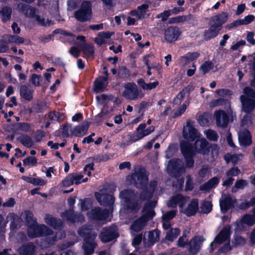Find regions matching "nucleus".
I'll return each instance as SVG.
<instances>
[{
  "mask_svg": "<svg viewBox=\"0 0 255 255\" xmlns=\"http://www.w3.org/2000/svg\"><path fill=\"white\" fill-rule=\"evenodd\" d=\"M156 184L155 181L150 183V186L152 188V191L148 190L147 185L144 186L141 188L143 190L140 192L139 196L132 189H124L120 192V198L124 203L127 210L137 212L141 208L140 200L143 201L150 199L153 195Z\"/></svg>",
  "mask_w": 255,
  "mask_h": 255,
  "instance_id": "f257e3e1",
  "label": "nucleus"
},
{
  "mask_svg": "<svg viewBox=\"0 0 255 255\" xmlns=\"http://www.w3.org/2000/svg\"><path fill=\"white\" fill-rule=\"evenodd\" d=\"M228 16L227 12H222L211 17L209 28L204 31L203 35L204 40L208 41L218 35L222 29V25L227 20Z\"/></svg>",
  "mask_w": 255,
  "mask_h": 255,
  "instance_id": "f03ea898",
  "label": "nucleus"
},
{
  "mask_svg": "<svg viewBox=\"0 0 255 255\" xmlns=\"http://www.w3.org/2000/svg\"><path fill=\"white\" fill-rule=\"evenodd\" d=\"M78 233L80 236L83 238L82 248L85 255H92L95 251L97 246L95 242L96 236L90 232H88L87 229L84 227L79 228Z\"/></svg>",
  "mask_w": 255,
  "mask_h": 255,
  "instance_id": "7ed1b4c3",
  "label": "nucleus"
},
{
  "mask_svg": "<svg viewBox=\"0 0 255 255\" xmlns=\"http://www.w3.org/2000/svg\"><path fill=\"white\" fill-rule=\"evenodd\" d=\"M53 231L48 227L44 224L38 225L37 222L32 224L27 228V235L32 239L52 235Z\"/></svg>",
  "mask_w": 255,
  "mask_h": 255,
  "instance_id": "20e7f679",
  "label": "nucleus"
},
{
  "mask_svg": "<svg viewBox=\"0 0 255 255\" xmlns=\"http://www.w3.org/2000/svg\"><path fill=\"white\" fill-rule=\"evenodd\" d=\"M92 5L90 1H83L80 8L74 12L75 18L80 22H86L91 19Z\"/></svg>",
  "mask_w": 255,
  "mask_h": 255,
  "instance_id": "39448f33",
  "label": "nucleus"
},
{
  "mask_svg": "<svg viewBox=\"0 0 255 255\" xmlns=\"http://www.w3.org/2000/svg\"><path fill=\"white\" fill-rule=\"evenodd\" d=\"M168 171L171 176L178 178L185 173V168L181 160L172 158L169 161Z\"/></svg>",
  "mask_w": 255,
  "mask_h": 255,
  "instance_id": "423d86ee",
  "label": "nucleus"
},
{
  "mask_svg": "<svg viewBox=\"0 0 255 255\" xmlns=\"http://www.w3.org/2000/svg\"><path fill=\"white\" fill-rule=\"evenodd\" d=\"M127 179L130 180L137 188H142L147 186L148 176L146 174L145 170H139L132 175L128 176Z\"/></svg>",
  "mask_w": 255,
  "mask_h": 255,
  "instance_id": "0eeeda50",
  "label": "nucleus"
},
{
  "mask_svg": "<svg viewBox=\"0 0 255 255\" xmlns=\"http://www.w3.org/2000/svg\"><path fill=\"white\" fill-rule=\"evenodd\" d=\"M125 90L123 93V96L127 100H135L138 99V97L141 98L144 94L140 95V91L137 85L133 82H128L124 85Z\"/></svg>",
  "mask_w": 255,
  "mask_h": 255,
  "instance_id": "6e6552de",
  "label": "nucleus"
},
{
  "mask_svg": "<svg viewBox=\"0 0 255 255\" xmlns=\"http://www.w3.org/2000/svg\"><path fill=\"white\" fill-rule=\"evenodd\" d=\"M180 28L176 26H170L166 28L164 32V39L169 43L177 40L181 34Z\"/></svg>",
  "mask_w": 255,
  "mask_h": 255,
  "instance_id": "1a4fd4ad",
  "label": "nucleus"
},
{
  "mask_svg": "<svg viewBox=\"0 0 255 255\" xmlns=\"http://www.w3.org/2000/svg\"><path fill=\"white\" fill-rule=\"evenodd\" d=\"M95 196L101 205L109 207V208L113 207L115 201V197L113 195L95 192Z\"/></svg>",
  "mask_w": 255,
  "mask_h": 255,
  "instance_id": "9d476101",
  "label": "nucleus"
},
{
  "mask_svg": "<svg viewBox=\"0 0 255 255\" xmlns=\"http://www.w3.org/2000/svg\"><path fill=\"white\" fill-rule=\"evenodd\" d=\"M119 236V233L112 227H104L100 234L101 240L107 243L112 241Z\"/></svg>",
  "mask_w": 255,
  "mask_h": 255,
  "instance_id": "9b49d317",
  "label": "nucleus"
},
{
  "mask_svg": "<svg viewBox=\"0 0 255 255\" xmlns=\"http://www.w3.org/2000/svg\"><path fill=\"white\" fill-rule=\"evenodd\" d=\"M61 216L71 223H82L85 221L84 216L82 214L75 213L73 209L66 210L62 213Z\"/></svg>",
  "mask_w": 255,
  "mask_h": 255,
  "instance_id": "f8f14e48",
  "label": "nucleus"
},
{
  "mask_svg": "<svg viewBox=\"0 0 255 255\" xmlns=\"http://www.w3.org/2000/svg\"><path fill=\"white\" fill-rule=\"evenodd\" d=\"M194 122L190 120H188L186 122V127L188 131L185 129L183 131V135L185 139L189 141H193L199 136L197 130L194 127Z\"/></svg>",
  "mask_w": 255,
  "mask_h": 255,
  "instance_id": "ddd939ff",
  "label": "nucleus"
},
{
  "mask_svg": "<svg viewBox=\"0 0 255 255\" xmlns=\"http://www.w3.org/2000/svg\"><path fill=\"white\" fill-rule=\"evenodd\" d=\"M215 117L217 126L222 128H227L229 124V118L227 113L222 110L217 111L215 113Z\"/></svg>",
  "mask_w": 255,
  "mask_h": 255,
  "instance_id": "4468645a",
  "label": "nucleus"
},
{
  "mask_svg": "<svg viewBox=\"0 0 255 255\" xmlns=\"http://www.w3.org/2000/svg\"><path fill=\"white\" fill-rule=\"evenodd\" d=\"M195 150L199 153L208 154L210 152V145L205 138L197 139L194 143Z\"/></svg>",
  "mask_w": 255,
  "mask_h": 255,
  "instance_id": "2eb2a0df",
  "label": "nucleus"
},
{
  "mask_svg": "<svg viewBox=\"0 0 255 255\" xmlns=\"http://www.w3.org/2000/svg\"><path fill=\"white\" fill-rule=\"evenodd\" d=\"M240 99L242 111L247 114L252 113L255 108V100L243 95L240 96Z\"/></svg>",
  "mask_w": 255,
  "mask_h": 255,
  "instance_id": "dca6fc26",
  "label": "nucleus"
},
{
  "mask_svg": "<svg viewBox=\"0 0 255 255\" xmlns=\"http://www.w3.org/2000/svg\"><path fill=\"white\" fill-rule=\"evenodd\" d=\"M17 9L19 11L22 12L26 17L35 19L37 15L35 14L37 11L35 7L24 3L19 2L17 4Z\"/></svg>",
  "mask_w": 255,
  "mask_h": 255,
  "instance_id": "f3484780",
  "label": "nucleus"
},
{
  "mask_svg": "<svg viewBox=\"0 0 255 255\" xmlns=\"http://www.w3.org/2000/svg\"><path fill=\"white\" fill-rule=\"evenodd\" d=\"M44 220L47 225L54 229L61 230L63 227L62 221L60 218L54 217L50 214H46Z\"/></svg>",
  "mask_w": 255,
  "mask_h": 255,
  "instance_id": "a211bd4d",
  "label": "nucleus"
},
{
  "mask_svg": "<svg viewBox=\"0 0 255 255\" xmlns=\"http://www.w3.org/2000/svg\"><path fill=\"white\" fill-rule=\"evenodd\" d=\"M199 210L198 199H192L188 204L187 207L183 211V213L187 217L195 216Z\"/></svg>",
  "mask_w": 255,
  "mask_h": 255,
  "instance_id": "6ab92c4d",
  "label": "nucleus"
},
{
  "mask_svg": "<svg viewBox=\"0 0 255 255\" xmlns=\"http://www.w3.org/2000/svg\"><path fill=\"white\" fill-rule=\"evenodd\" d=\"M186 202V197L181 194H177L170 199L168 205L170 207L175 208L178 205L180 208H183Z\"/></svg>",
  "mask_w": 255,
  "mask_h": 255,
  "instance_id": "aec40b11",
  "label": "nucleus"
},
{
  "mask_svg": "<svg viewBox=\"0 0 255 255\" xmlns=\"http://www.w3.org/2000/svg\"><path fill=\"white\" fill-rule=\"evenodd\" d=\"M93 219L97 221H104L109 216V212L107 209H102L100 207H97L91 211Z\"/></svg>",
  "mask_w": 255,
  "mask_h": 255,
  "instance_id": "412c9836",
  "label": "nucleus"
},
{
  "mask_svg": "<svg viewBox=\"0 0 255 255\" xmlns=\"http://www.w3.org/2000/svg\"><path fill=\"white\" fill-rule=\"evenodd\" d=\"M230 227H224L215 237L214 241L218 244H221L230 239Z\"/></svg>",
  "mask_w": 255,
  "mask_h": 255,
  "instance_id": "4be33fe9",
  "label": "nucleus"
},
{
  "mask_svg": "<svg viewBox=\"0 0 255 255\" xmlns=\"http://www.w3.org/2000/svg\"><path fill=\"white\" fill-rule=\"evenodd\" d=\"M90 125V123L87 121L82 122L80 124L76 126L73 130L74 136L80 137L85 135Z\"/></svg>",
  "mask_w": 255,
  "mask_h": 255,
  "instance_id": "5701e85b",
  "label": "nucleus"
},
{
  "mask_svg": "<svg viewBox=\"0 0 255 255\" xmlns=\"http://www.w3.org/2000/svg\"><path fill=\"white\" fill-rule=\"evenodd\" d=\"M204 241L202 237L199 236L193 238L189 243V251L192 254H196L199 252L201 245Z\"/></svg>",
  "mask_w": 255,
  "mask_h": 255,
  "instance_id": "b1692460",
  "label": "nucleus"
},
{
  "mask_svg": "<svg viewBox=\"0 0 255 255\" xmlns=\"http://www.w3.org/2000/svg\"><path fill=\"white\" fill-rule=\"evenodd\" d=\"M180 149L184 157L195 156V153L193 150V146L191 143L187 141H184L181 142Z\"/></svg>",
  "mask_w": 255,
  "mask_h": 255,
  "instance_id": "393cba45",
  "label": "nucleus"
},
{
  "mask_svg": "<svg viewBox=\"0 0 255 255\" xmlns=\"http://www.w3.org/2000/svg\"><path fill=\"white\" fill-rule=\"evenodd\" d=\"M220 209L222 213L227 212L234 206V202L230 195H228L220 202Z\"/></svg>",
  "mask_w": 255,
  "mask_h": 255,
  "instance_id": "a878e982",
  "label": "nucleus"
},
{
  "mask_svg": "<svg viewBox=\"0 0 255 255\" xmlns=\"http://www.w3.org/2000/svg\"><path fill=\"white\" fill-rule=\"evenodd\" d=\"M34 90L29 89L28 86L25 85H21L19 89V94L20 97L27 101H31L33 98V94Z\"/></svg>",
  "mask_w": 255,
  "mask_h": 255,
  "instance_id": "bb28decb",
  "label": "nucleus"
},
{
  "mask_svg": "<svg viewBox=\"0 0 255 255\" xmlns=\"http://www.w3.org/2000/svg\"><path fill=\"white\" fill-rule=\"evenodd\" d=\"M108 78L103 76L99 77L95 81L94 88L98 92H103L108 84Z\"/></svg>",
  "mask_w": 255,
  "mask_h": 255,
  "instance_id": "cd10ccee",
  "label": "nucleus"
},
{
  "mask_svg": "<svg viewBox=\"0 0 255 255\" xmlns=\"http://www.w3.org/2000/svg\"><path fill=\"white\" fill-rule=\"evenodd\" d=\"M35 249L34 245L30 242L20 247L18 251L21 255H34Z\"/></svg>",
  "mask_w": 255,
  "mask_h": 255,
  "instance_id": "c85d7f7f",
  "label": "nucleus"
},
{
  "mask_svg": "<svg viewBox=\"0 0 255 255\" xmlns=\"http://www.w3.org/2000/svg\"><path fill=\"white\" fill-rule=\"evenodd\" d=\"M136 82L137 84L144 90L154 89L159 85V82L157 81H154V82L146 83L144 80L142 78L138 79Z\"/></svg>",
  "mask_w": 255,
  "mask_h": 255,
  "instance_id": "c756f323",
  "label": "nucleus"
},
{
  "mask_svg": "<svg viewBox=\"0 0 255 255\" xmlns=\"http://www.w3.org/2000/svg\"><path fill=\"white\" fill-rule=\"evenodd\" d=\"M1 19L3 23H5L10 19L12 14L11 8L7 6H3L0 10Z\"/></svg>",
  "mask_w": 255,
  "mask_h": 255,
  "instance_id": "7c9ffc66",
  "label": "nucleus"
},
{
  "mask_svg": "<svg viewBox=\"0 0 255 255\" xmlns=\"http://www.w3.org/2000/svg\"><path fill=\"white\" fill-rule=\"evenodd\" d=\"M17 140L27 148L31 147L34 144L32 138L27 134H23L22 136L18 137Z\"/></svg>",
  "mask_w": 255,
  "mask_h": 255,
  "instance_id": "2f4dec72",
  "label": "nucleus"
},
{
  "mask_svg": "<svg viewBox=\"0 0 255 255\" xmlns=\"http://www.w3.org/2000/svg\"><path fill=\"white\" fill-rule=\"evenodd\" d=\"M146 127V123H142L136 128V131L140 130L143 137L150 134L155 129V127L153 126H150L145 129Z\"/></svg>",
  "mask_w": 255,
  "mask_h": 255,
  "instance_id": "473e14b6",
  "label": "nucleus"
},
{
  "mask_svg": "<svg viewBox=\"0 0 255 255\" xmlns=\"http://www.w3.org/2000/svg\"><path fill=\"white\" fill-rule=\"evenodd\" d=\"M240 144L243 146H249L252 143V138L249 131L247 133H243L239 136Z\"/></svg>",
  "mask_w": 255,
  "mask_h": 255,
  "instance_id": "72a5a7b5",
  "label": "nucleus"
},
{
  "mask_svg": "<svg viewBox=\"0 0 255 255\" xmlns=\"http://www.w3.org/2000/svg\"><path fill=\"white\" fill-rule=\"evenodd\" d=\"M84 54L87 56H90L94 53V47L92 44L83 42L80 45Z\"/></svg>",
  "mask_w": 255,
  "mask_h": 255,
  "instance_id": "f704fd0d",
  "label": "nucleus"
},
{
  "mask_svg": "<svg viewBox=\"0 0 255 255\" xmlns=\"http://www.w3.org/2000/svg\"><path fill=\"white\" fill-rule=\"evenodd\" d=\"M180 231L178 228H171L166 233L165 239L172 242L179 235Z\"/></svg>",
  "mask_w": 255,
  "mask_h": 255,
  "instance_id": "c9c22d12",
  "label": "nucleus"
},
{
  "mask_svg": "<svg viewBox=\"0 0 255 255\" xmlns=\"http://www.w3.org/2000/svg\"><path fill=\"white\" fill-rule=\"evenodd\" d=\"M146 223V220H143L140 217L133 222L131 226V229L136 232H139L143 229Z\"/></svg>",
  "mask_w": 255,
  "mask_h": 255,
  "instance_id": "e433bc0d",
  "label": "nucleus"
},
{
  "mask_svg": "<svg viewBox=\"0 0 255 255\" xmlns=\"http://www.w3.org/2000/svg\"><path fill=\"white\" fill-rule=\"evenodd\" d=\"M160 231L158 230H154L149 231L148 233V240L150 245H153L159 240Z\"/></svg>",
  "mask_w": 255,
  "mask_h": 255,
  "instance_id": "4c0bfd02",
  "label": "nucleus"
},
{
  "mask_svg": "<svg viewBox=\"0 0 255 255\" xmlns=\"http://www.w3.org/2000/svg\"><path fill=\"white\" fill-rule=\"evenodd\" d=\"M230 105V100L227 98H219L212 100L210 103V107H216L220 106H228Z\"/></svg>",
  "mask_w": 255,
  "mask_h": 255,
  "instance_id": "58836bf2",
  "label": "nucleus"
},
{
  "mask_svg": "<svg viewBox=\"0 0 255 255\" xmlns=\"http://www.w3.org/2000/svg\"><path fill=\"white\" fill-rule=\"evenodd\" d=\"M130 76V72L126 66L119 67L118 70L117 77L122 79H126Z\"/></svg>",
  "mask_w": 255,
  "mask_h": 255,
  "instance_id": "ea45409f",
  "label": "nucleus"
},
{
  "mask_svg": "<svg viewBox=\"0 0 255 255\" xmlns=\"http://www.w3.org/2000/svg\"><path fill=\"white\" fill-rule=\"evenodd\" d=\"M25 225L27 228L29 227L32 224L36 223L37 220L34 218L33 213L30 210H26L24 212Z\"/></svg>",
  "mask_w": 255,
  "mask_h": 255,
  "instance_id": "a19ab883",
  "label": "nucleus"
},
{
  "mask_svg": "<svg viewBox=\"0 0 255 255\" xmlns=\"http://www.w3.org/2000/svg\"><path fill=\"white\" fill-rule=\"evenodd\" d=\"M213 205L212 202L204 200L201 203L200 213L202 214H208L212 210Z\"/></svg>",
  "mask_w": 255,
  "mask_h": 255,
  "instance_id": "79ce46f5",
  "label": "nucleus"
},
{
  "mask_svg": "<svg viewBox=\"0 0 255 255\" xmlns=\"http://www.w3.org/2000/svg\"><path fill=\"white\" fill-rule=\"evenodd\" d=\"M12 127L16 130L27 132L30 131L31 127L30 124L26 123H15L12 125Z\"/></svg>",
  "mask_w": 255,
  "mask_h": 255,
  "instance_id": "37998d69",
  "label": "nucleus"
},
{
  "mask_svg": "<svg viewBox=\"0 0 255 255\" xmlns=\"http://www.w3.org/2000/svg\"><path fill=\"white\" fill-rule=\"evenodd\" d=\"M114 98L112 95H107L105 94H102L101 95L97 96L96 99L97 102L101 105H105L109 101H112Z\"/></svg>",
  "mask_w": 255,
  "mask_h": 255,
  "instance_id": "c03bdc74",
  "label": "nucleus"
},
{
  "mask_svg": "<svg viewBox=\"0 0 255 255\" xmlns=\"http://www.w3.org/2000/svg\"><path fill=\"white\" fill-rule=\"evenodd\" d=\"M219 183V178L217 177H214L209 179L207 182L204 183L203 186L204 189L209 190L216 187Z\"/></svg>",
  "mask_w": 255,
  "mask_h": 255,
  "instance_id": "a18cd8bd",
  "label": "nucleus"
},
{
  "mask_svg": "<svg viewBox=\"0 0 255 255\" xmlns=\"http://www.w3.org/2000/svg\"><path fill=\"white\" fill-rule=\"evenodd\" d=\"M129 136V140L128 141V144H130L132 142H136L142 138V135L140 130L136 131V133H130L128 134Z\"/></svg>",
  "mask_w": 255,
  "mask_h": 255,
  "instance_id": "49530a36",
  "label": "nucleus"
},
{
  "mask_svg": "<svg viewBox=\"0 0 255 255\" xmlns=\"http://www.w3.org/2000/svg\"><path fill=\"white\" fill-rule=\"evenodd\" d=\"M149 5L147 4H142L139 5L137 7L138 12H139V16L138 19H142L143 18L144 15L148 11Z\"/></svg>",
  "mask_w": 255,
  "mask_h": 255,
  "instance_id": "de8ad7c7",
  "label": "nucleus"
},
{
  "mask_svg": "<svg viewBox=\"0 0 255 255\" xmlns=\"http://www.w3.org/2000/svg\"><path fill=\"white\" fill-rule=\"evenodd\" d=\"M214 67V64L210 61H205L200 67L203 74L208 73Z\"/></svg>",
  "mask_w": 255,
  "mask_h": 255,
  "instance_id": "09e8293b",
  "label": "nucleus"
},
{
  "mask_svg": "<svg viewBox=\"0 0 255 255\" xmlns=\"http://www.w3.org/2000/svg\"><path fill=\"white\" fill-rule=\"evenodd\" d=\"M41 81V76L36 74H32L29 78V82L35 87L39 86Z\"/></svg>",
  "mask_w": 255,
  "mask_h": 255,
  "instance_id": "8fccbe9b",
  "label": "nucleus"
},
{
  "mask_svg": "<svg viewBox=\"0 0 255 255\" xmlns=\"http://www.w3.org/2000/svg\"><path fill=\"white\" fill-rule=\"evenodd\" d=\"M195 84L193 82L190 83L186 87L183 88L180 92L185 97L186 95L189 96L191 92L193 91L195 88Z\"/></svg>",
  "mask_w": 255,
  "mask_h": 255,
  "instance_id": "3c124183",
  "label": "nucleus"
},
{
  "mask_svg": "<svg viewBox=\"0 0 255 255\" xmlns=\"http://www.w3.org/2000/svg\"><path fill=\"white\" fill-rule=\"evenodd\" d=\"M176 210H170L166 212L162 216V221L166 222H170V220H172L176 215Z\"/></svg>",
  "mask_w": 255,
  "mask_h": 255,
  "instance_id": "603ef678",
  "label": "nucleus"
},
{
  "mask_svg": "<svg viewBox=\"0 0 255 255\" xmlns=\"http://www.w3.org/2000/svg\"><path fill=\"white\" fill-rule=\"evenodd\" d=\"M46 109V103L44 102H40L33 106V109L36 113H41Z\"/></svg>",
  "mask_w": 255,
  "mask_h": 255,
  "instance_id": "864d4df0",
  "label": "nucleus"
},
{
  "mask_svg": "<svg viewBox=\"0 0 255 255\" xmlns=\"http://www.w3.org/2000/svg\"><path fill=\"white\" fill-rule=\"evenodd\" d=\"M216 93L220 97H223V98H226L228 97L230 98L232 95V91L229 89H221L216 91Z\"/></svg>",
  "mask_w": 255,
  "mask_h": 255,
  "instance_id": "5fc2aeb1",
  "label": "nucleus"
},
{
  "mask_svg": "<svg viewBox=\"0 0 255 255\" xmlns=\"http://www.w3.org/2000/svg\"><path fill=\"white\" fill-rule=\"evenodd\" d=\"M242 222L248 226H253L255 223V217L250 214L245 215L242 218Z\"/></svg>",
  "mask_w": 255,
  "mask_h": 255,
  "instance_id": "6e6d98bb",
  "label": "nucleus"
},
{
  "mask_svg": "<svg viewBox=\"0 0 255 255\" xmlns=\"http://www.w3.org/2000/svg\"><path fill=\"white\" fill-rule=\"evenodd\" d=\"M45 135V132L43 130L38 129L36 130L32 137L34 142H39Z\"/></svg>",
  "mask_w": 255,
  "mask_h": 255,
  "instance_id": "4d7b16f0",
  "label": "nucleus"
},
{
  "mask_svg": "<svg viewBox=\"0 0 255 255\" xmlns=\"http://www.w3.org/2000/svg\"><path fill=\"white\" fill-rule=\"evenodd\" d=\"M157 201L155 200H149L147 202H146L143 206V207L142 209L141 212L142 213H144L145 211H148V210H154L153 209L156 206L157 204Z\"/></svg>",
  "mask_w": 255,
  "mask_h": 255,
  "instance_id": "13d9d810",
  "label": "nucleus"
},
{
  "mask_svg": "<svg viewBox=\"0 0 255 255\" xmlns=\"http://www.w3.org/2000/svg\"><path fill=\"white\" fill-rule=\"evenodd\" d=\"M206 137L210 141H217L219 135L216 131L209 129L206 132Z\"/></svg>",
  "mask_w": 255,
  "mask_h": 255,
  "instance_id": "bf43d9fd",
  "label": "nucleus"
},
{
  "mask_svg": "<svg viewBox=\"0 0 255 255\" xmlns=\"http://www.w3.org/2000/svg\"><path fill=\"white\" fill-rule=\"evenodd\" d=\"M198 122L200 125L203 127L207 125L209 122L208 114L206 113H203V114L199 116Z\"/></svg>",
  "mask_w": 255,
  "mask_h": 255,
  "instance_id": "052dcab7",
  "label": "nucleus"
},
{
  "mask_svg": "<svg viewBox=\"0 0 255 255\" xmlns=\"http://www.w3.org/2000/svg\"><path fill=\"white\" fill-rule=\"evenodd\" d=\"M37 160L33 156H28L23 160V164L24 166L31 165L33 166L36 165Z\"/></svg>",
  "mask_w": 255,
  "mask_h": 255,
  "instance_id": "680f3d73",
  "label": "nucleus"
},
{
  "mask_svg": "<svg viewBox=\"0 0 255 255\" xmlns=\"http://www.w3.org/2000/svg\"><path fill=\"white\" fill-rule=\"evenodd\" d=\"M144 213L140 217L143 220H146V222L152 219L155 215V212L154 210L145 211Z\"/></svg>",
  "mask_w": 255,
  "mask_h": 255,
  "instance_id": "e2e57ef3",
  "label": "nucleus"
},
{
  "mask_svg": "<svg viewBox=\"0 0 255 255\" xmlns=\"http://www.w3.org/2000/svg\"><path fill=\"white\" fill-rule=\"evenodd\" d=\"M112 35V33L110 32H101L99 33L98 36L101 38L98 41L95 40V42L99 45H102L104 43L103 38L108 39L111 38Z\"/></svg>",
  "mask_w": 255,
  "mask_h": 255,
  "instance_id": "0e129e2a",
  "label": "nucleus"
},
{
  "mask_svg": "<svg viewBox=\"0 0 255 255\" xmlns=\"http://www.w3.org/2000/svg\"><path fill=\"white\" fill-rule=\"evenodd\" d=\"M35 19L37 22L38 24L42 26H46L47 25L49 26L53 24L52 21L51 20L47 19L46 22L45 19L44 18H41L39 15H37Z\"/></svg>",
  "mask_w": 255,
  "mask_h": 255,
  "instance_id": "69168bd1",
  "label": "nucleus"
},
{
  "mask_svg": "<svg viewBox=\"0 0 255 255\" xmlns=\"http://www.w3.org/2000/svg\"><path fill=\"white\" fill-rule=\"evenodd\" d=\"M200 56V53L198 52H188L185 56V59L187 62L196 60Z\"/></svg>",
  "mask_w": 255,
  "mask_h": 255,
  "instance_id": "338daca9",
  "label": "nucleus"
},
{
  "mask_svg": "<svg viewBox=\"0 0 255 255\" xmlns=\"http://www.w3.org/2000/svg\"><path fill=\"white\" fill-rule=\"evenodd\" d=\"M62 185L65 187H68L74 184L73 180L72 178V174H69L62 182Z\"/></svg>",
  "mask_w": 255,
  "mask_h": 255,
  "instance_id": "774afa93",
  "label": "nucleus"
}]
</instances>
